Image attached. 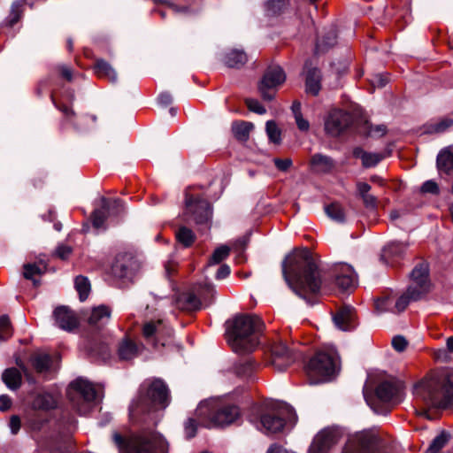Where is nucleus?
Instances as JSON below:
<instances>
[{"label":"nucleus","mask_w":453,"mask_h":453,"mask_svg":"<svg viewBox=\"0 0 453 453\" xmlns=\"http://www.w3.org/2000/svg\"><path fill=\"white\" fill-rule=\"evenodd\" d=\"M96 75L101 79H106L111 82L117 81V73L113 67L104 59H96L94 65Z\"/></svg>","instance_id":"obj_30"},{"label":"nucleus","mask_w":453,"mask_h":453,"mask_svg":"<svg viewBox=\"0 0 453 453\" xmlns=\"http://www.w3.org/2000/svg\"><path fill=\"white\" fill-rule=\"evenodd\" d=\"M88 352L91 356L96 357L104 361L107 360L111 356L110 349L106 342L92 343L88 347Z\"/></svg>","instance_id":"obj_41"},{"label":"nucleus","mask_w":453,"mask_h":453,"mask_svg":"<svg viewBox=\"0 0 453 453\" xmlns=\"http://www.w3.org/2000/svg\"><path fill=\"white\" fill-rule=\"evenodd\" d=\"M111 313V309L106 305L93 308L88 319V325L92 328H101L110 320Z\"/></svg>","instance_id":"obj_24"},{"label":"nucleus","mask_w":453,"mask_h":453,"mask_svg":"<svg viewBox=\"0 0 453 453\" xmlns=\"http://www.w3.org/2000/svg\"><path fill=\"white\" fill-rule=\"evenodd\" d=\"M30 365L33 370L36 371V372L44 378H50L58 369V361L49 353L42 350H38L33 353V355H30Z\"/></svg>","instance_id":"obj_16"},{"label":"nucleus","mask_w":453,"mask_h":453,"mask_svg":"<svg viewBox=\"0 0 453 453\" xmlns=\"http://www.w3.org/2000/svg\"><path fill=\"white\" fill-rule=\"evenodd\" d=\"M185 434L188 438H192L196 435V420L193 418H188L185 422Z\"/></svg>","instance_id":"obj_57"},{"label":"nucleus","mask_w":453,"mask_h":453,"mask_svg":"<svg viewBox=\"0 0 453 453\" xmlns=\"http://www.w3.org/2000/svg\"><path fill=\"white\" fill-rule=\"evenodd\" d=\"M380 448V439L372 432L364 431L348 440L342 453H383Z\"/></svg>","instance_id":"obj_12"},{"label":"nucleus","mask_w":453,"mask_h":453,"mask_svg":"<svg viewBox=\"0 0 453 453\" xmlns=\"http://www.w3.org/2000/svg\"><path fill=\"white\" fill-rule=\"evenodd\" d=\"M437 167L446 173L453 172V153L449 149H445L438 154Z\"/></svg>","instance_id":"obj_34"},{"label":"nucleus","mask_w":453,"mask_h":453,"mask_svg":"<svg viewBox=\"0 0 453 453\" xmlns=\"http://www.w3.org/2000/svg\"><path fill=\"white\" fill-rule=\"evenodd\" d=\"M296 126L300 131L307 132L310 128V123L302 115L295 117Z\"/></svg>","instance_id":"obj_63"},{"label":"nucleus","mask_w":453,"mask_h":453,"mask_svg":"<svg viewBox=\"0 0 453 453\" xmlns=\"http://www.w3.org/2000/svg\"><path fill=\"white\" fill-rule=\"evenodd\" d=\"M67 397L80 414H86L101 399L100 392L91 382L77 379L72 381L66 390Z\"/></svg>","instance_id":"obj_10"},{"label":"nucleus","mask_w":453,"mask_h":453,"mask_svg":"<svg viewBox=\"0 0 453 453\" xmlns=\"http://www.w3.org/2000/svg\"><path fill=\"white\" fill-rule=\"evenodd\" d=\"M422 193H429L433 195L439 194V186L438 184L434 180H426L423 183L420 188Z\"/></svg>","instance_id":"obj_56"},{"label":"nucleus","mask_w":453,"mask_h":453,"mask_svg":"<svg viewBox=\"0 0 453 453\" xmlns=\"http://www.w3.org/2000/svg\"><path fill=\"white\" fill-rule=\"evenodd\" d=\"M12 334L10 319L7 316L0 317V340L5 341Z\"/></svg>","instance_id":"obj_53"},{"label":"nucleus","mask_w":453,"mask_h":453,"mask_svg":"<svg viewBox=\"0 0 453 453\" xmlns=\"http://www.w3.org/2000/svg\"><path fill=\"white\" fill-rule=\"evenodd\" d=\"M113 441L120 453H168L169 451L168 441L154 429H143L127 438L115 433Z\"/></svg>","instance_id":"obj_5"},{"label":"nucleus","mask_w":453,"mask_h":453,"mask_svg":"<svg viewBox=\"0 0 453 453\" xmlns=\"http://www.w3.org/2000/svg\"><path fill=\"white\" fill-rule=\"evenodd\" d=\"M2 380L9 389L16 390L21 385L22 375L20 371L16 368H7L2 374Z\"/></svg>","instance_id":"obj_31"},{"label":"nucleus","mask_w":453,"mask_h":453,"mask_svg":"<svg viewBox=\"0 0 453 453\" xmlns=\"http://www.w3.org/2000/svg\"><path fill=\"white\" fill-rule=\"evenodd\" d=\"M326 215L334 221L342 223L345 220V211L338 203H333L325 207Z\"/></svg>","instance_id":"obj_42"},{"label":"nucleus","mask_w":453,"mask_h":453,"mask_svg":"<svg viewBox=\"0 0 453 453\" xmlns=\"http://www.w3.org/2000/svg\"><path fill=\"white\" fill-rule=\"evenodd\" d=\"M286 73L280 65H270L258 84V90L264 100L271 101L274 98L278 88L285 82Z\"/></svg>","instance_id":"obj_14"},{"label":"nucleus","mask_w":453,"mask_h":453,"mask_svg":"<svg viewBox=\"0 0 453 453\" xmlns=\"http://www.w3.org/2000/svg\"><path fill=\"white\" fill-rule=\"evenodd\" d=\"M247 60L246 53L239 50H231L224 57L225 65L230 68H240L246 64Z\"/></svg>","instance_id":"obj_32"},{"label":"nucleus","mask_w":453,"mask_h":453,"mask_svg":"<svg viewBox=\"0 0 453 453\" xmlns=\"http://www.w3.org/2000/svg\"><path fill=\"white\" fill-rule=\"evenodd\" d=\"M333 319L335 326L340 330H352L357 325L356 310L349 305L342 306L335 312Z\"/></svg>","instance_id":"obj_21"},{"label":"nucleus","mask_w":453,"mask_h":453,"mask_svg":"<svg viewBox=\"0 0 453 453\" xmlns=\"http://www.w3.org/2000/svg\"><path fill=\"white\" fill-rule=\"evenodd\" d=\"M138 267L137 261L131 254H118L111 265V274L117 279L131 281Z\"/></svg>","instance_id":"obj_15"},{"label":"nucleus","mask_w":453,"mask_h":453,"mask_svg":"<svg viewBox=\"0 0 453 453\" xmlns=\"http://www.w3.org/2000/svg\"><path fill=\"white\" fill-rule=\"evenodd\" d=\"M46 269L47 264L42 259H40L33 264L30 263V281H32L35 286H38L40 284V281L36 279V276L44 273Z\"/></svg>","instance_id":"obj_45"},{"label":"nucleus","mask_w":453,"mask_h":453,"mask_svg":"<svg viewBox=\"0 0 453 453\" xmlns=\"http://www.w3.org/2000/svg\"><path fill=\"white\" fill-rule=\"evenodd\" d=\"M338 371L339 357L333 349L318 351L305 366V372L311 384L329 381Z\"/></svg>","instance_id":"obj_8"},{"label":"nucleus","mask_w":453,"mask_h":453,"mask_svg":"<svg viewBox=\"0 0 453 453\" xmlns=\"http://www.w3.org/2000/svg\"><path fill=\"white\" fill-rule=\"evenodd\" d=\"M334 281L337 287L345 291L351 290L357 284V275L353 268L347 264L336 265L333 270Z\"/></svg>","instance_id":"obj_19"},{"label":"nucleus","mask_w":453,"mask_h":453,"mask_svg":"<svg viewBox=\"0 0 453 453\" xmlns=\"http://www.w3.org/2000/svg\"><path fill=\"white\" fill-rule=\"evenodd\" d=\"M196 291L202 300V303H203L205 305L211 303L216 292L214 286L210 283L198 285V287L196 288Z\"/></svg>","instance_id":"obj_40"},{"label":"nucleus","mask_w":453,"mask_h":453,"mask_svg":"<svg viewBox=\"0 0 453 453\" xmlns=\"http://www.w3.org/2000/svg\"><path fill=\"white\" fill-rule=\"evenodd\" d=\"M245 103L248 109L253 112L264 114L266 111L265 108L257 99L248 98Z\"/></svg>","instance_id":"obj_55"},{"label":"nucleus","mask_w":453,"mask_h":453,"mask_svg":"<svg viewBox=\"0 0 453 453\" xmlns=\"http://www.w3.org/2000/svg\"><path fill=\"white\" fill-rule=\"evenodd\" d=\"M428 265L425 263L417 265L411 273L410 285L405 294L396 301L390 296H382L376 301V309L380 311L402 312L410 301H417L425 296L430 288Z\"/></svg>","instance_id":"obj_4"},{"label":"nucleus","mask_w":453,"mask_h":453,"mask_svg":"<svg viewBox=\"0 0 453 453\" xmlns=\"http://www.w3.org/2000/svg\"><path fill=\"white\" fill-rule=\"evenodd\" d=\"M199 416L208 418V427H223L234 424L241 417V411L237 405L211 401L208 403H202L197 408Z\"/></svg>","instance_id":"obj_9"},{"label":"nucleus","mask_w":453,"mask_h":453,"mask_svg":"<svg viewBox=\"0 0 453 453\" xmlns=\"http://www.w3.org/2000/svg\"><path fill=\"white\" fill-rule=\"evenodd\" d=\"M263 327L261 319L256 315H237L232 321L227 322L228 343L237 353L251 352L258 345Z\"/></svg>","instance_id":"obj_3"},{"label":"nucleus","mask_w":453,"mask_h":453,"mask_svg":"<svg viewBox=\"0 0 453 453\" xmlns=\"http://www.w3.org/2000/svg\"><path fill=\"white\" fill-rule=\"evenodd\" d=\"M72 248L67 245H59L55 251V254L57 257H58L61 259H66L70 257L72 254Z\"/></svg>","instance_id":"obj_60"},{"label":"nucleus","mask_w":453,"mask_h":453,"mask_svg":"<svg viewBox=\"0 0 453 453\" xmlns=\"http://www.w3.org/2000/svg\"><path fill=\"white\" fill-rule=\"evenodd\" d=\"M185 196L183 220L187 223L193 221L197 225L209 223L212 217L210 203L200 195H194L189 191H186Z\"/></svg>","instance_id":"obj_11"},{"label":"nucleus","mask_w":453,"mask_h":453,"mask_svg":"<svg viewBox=\"0 0 453 453\" xmlns=\"http://www.w3.org/2000/svg\"><path fill=\"white\" fill-rule=\"evenodd\" d=\"M257 364L251 360H247L246 362L240 364L236 372L239 376L250 378L256 369Z\"/></svg>","instance_id":"obj_52"},{"label":"nucleus","mask_w":453,"mask_h":453,"mask_svg":"<svg viewBox=\"0 0 453 453\" xmlns=\"http://www.w3.org/2000/svg\"><path fill=\"white\" fill-rule=\"evenodd\" d=\"M170 402L169 389L159 379L153 380L147 387L142 386L141 393L130 406V413L135 416L139 413L153 412L165 409Z\"/></svg>","instance_id":"obj_7"},{"label":"nucleus","mask_w":453,"mask_h":453,"mask_svg":"<svg viewBox=\"0 0 453 453\" xmlns=\"http://www.w3.org/2000/svg\"><path fill=\"white\" fill-rule=\"evenodd\" d=\"M357 195L362 199L364 206L371 211H375L378 208V198L370 193L372 187L363 181L356 183Z\"/></svg>","instance_id":"obj_25"},{"label":"nucleus","mask_w":453,"mask_h":453,"mask_svg":"<svg viewBox=\"0 0 453 453\" xmlns=\"http://www.w3.org/2000/svg\"><path fill=\"white\" fill-rule=\"evenodd\" d=\"M58 404V397L50 393H38L33 399L32 405L35 409L49 411L54 409Z\"/></svg>","instance_id":"obj_28"},{"label":"nucleus","mask_w":453,"mask_h":453,"mask_svg":"<svg viewBox=\"0 0 453 453\" xmlns=\"http://www.w3.org/2000/svg\"><path fill=\"white\" fill-rule=\"evenodd\" d=\"M266 133L269 140L273 143H280L281 141L280 130L277 127L276 123L273 120L266 122Z\"/></svg>","instance_id":"obj_49"},{"label":"nucleus","mask_w":453,"mask_h":453,"mask_svg":"<svg viewBox=\"0 0 453 453\" xmlns=\"http://www.w3.org/2000/svg\"><path fill=\"white\" fill-rule=\"evenodd\" d=\"M11 432L12 434H17L20 429L21 422L20 418L17 415H13L10 418V424H9Z\"/></svg>","instance_id":"obj_61"},{"label":"nucleus","mask_w":453,"mask_h":453,"mask_svg":"<svg viewBox=\"0 0 453 453\" xmlns=\"http://www.w3.org/2000/svg\"><path fill=\"white\" fill-rule=\"evenodd\" d=\"M173 334V329L162 319L147 320L142 328L143 339L154 348L165 346Z\"/></svg>","instance_id":"obj_13"},{"label":"nucleus","mask_w":453,"mask_h":453,"mask_svg":"<svg viewBox=\"0 0 453 453\" xmlns=\"http://www.w3.org/2000/svg\"><path fill=\"white\" fill-rule=\"evenodd\" d=\"M253 127V124L250 122L240 121L233 124L232 130L236 139L245 142L249 139Z\"/></svg>","instance_id":"obj_37"},{"label":"nucleus","mask_w":453,"mask_h":453,"mask_svg":"<svg viewBox=\"0 0 453 453\" xmlns=\"http://www.w3.org/2000/svg\"><path fill=\"white\" fill-rule=\"evenodd\" d=\"M109 208V201L106 198H102V208L95 210L92 213V223L96 228L104 226L106 219V211Z\"/></svg>","instance_id":"obj_38"},{"label":"nucleus","mask_w":453,"mask_h":453,"mask_svg":"<svg viewBox=\"0 0 453 453\" xmlns=\"http://www.w3.org/2000/svg\"><path fill=\"white\" fill-rule=\"evenodd\" d=\"M56 324L63 330L72 331L79 325V320L73 311L66 306H59L53 312Z\"/></svg>","instance_id":"obj_23"},{"label":"nucleus","mask_w":453,"mask_h":453,"mask_svg":"<svg viewBox=\"0 0 453 453\" xmlns=\"http://www.w3.org/2000/svg\"><path fill=\"white\" fill-rule=\"evenodd\" d=\"M12 406V399L7 395H0V411H5L9 410Z\"/></svg>","instance_id":"obj_64"},{"label":"nucleus","mask_w":453,"mask_h":453,"mask_svg":"<svg viewBox=\"0 0 453 453\" xmlns=\"http://www.w3.org/2000/svg\"><path fill=\"white\" fill-rule=\"evenodd\" d=\"M176 239L184 247H190L196 239L193 231L186 226H181L176 231Z\"/></svg>","instance_id":"obj_43"},{"label":"nucleus","mask_w":453,"mask_h":453,"mask_svg":"<svg viewBox=\"0 0 453 453\" xmlns=\"http://www.w3.org/2000/svg\"><path fill=\"white\" fill-rule=\"evenodd\" d=\"M413 395L417 404L421 405L418 413L453 407V373L440 371L428 374L414 385Z\"/></svg>","instance_id":"obj_2"},{"label":"nucleus","mask_w":453,"mask_h":453,"mask_svg":"<svg viewBox=\"0 0 453 453\" xmlns=\"http://www.w3.org/2000/svg\"><path fill=\"white\" fill-rule=\"evenodd\" d=\"M141 347L129 338H124L119 344L118 355L121 360H130L138 356Z\"/></svg>","instance_id":"obj_27"},{"label":"nucleus","mask_w":453,"mask_h":453,"mask_svg":"<svg viewBox=\"0 0 453 453\" xmlns=\"http://www.w3.org/2000/svg\"><path fill=\"white\" fill-rule=\"evenodd\" d=\"M74 287L79 294L80 300L85 301L91 290V285L88 279L85 276L79 275L74 280Z\"/></svg>","instance_id":"obj_39"},{"label":"nucleus","mask_w":453,"mask_h":453,"mask_svg":"<svg viewBox=\"0 0 453 453\" xmlns=\"http://www.w3.org/2000/svg\"><path fill=\"white\" fill-rule=\"evenodd\" d=\"M453 126V119L449 117L442 118L435 122L430 123L426 127L428 133H442Z\"/></svg>","instance_id":"obj_44"},{"label":"nucleus","mask_w":453,"mask_h":453,"mask_svg":"<svg viewBox=\"0 0 453 453\" xmlns=\"http://www.w3.org/2000/svg\"><path fill=\"white\" fill-rule=\"evenodd\" d=\"M354 155L362 160V165L365 168L375 166L383 158V157L379 153H369L359 149L354 150Z\"/></svg>","instance_id":"obj_35"},{"label":"nucleus","mask_w":453,"mask_h":453,"mask_svg":"<svg viewBox=\"0 0 453 453\" xmlns=\"http://www.w3.org/2000/svg\"><path fill=\"white\" fill-rule=\"evenodd\" d=\"M266 12L268 15H277L280 14L284 9L287 7V3L285 0H269L266 3Z\"/></svg>","instance_id":"obj_48"},{"label":"nucleus","mask_w":453,"mask_h":453,"mask_svg":"<svg viewBox=\"0 0 453 453\" xmlns=\"http://www.w3.org/2000/svg\"><path fill=\"white\" fill-rule=\"evenodd\" d=\"M392 346L396 351H403L407 346V341L404 337L397 335L392 339Z\"/></svg>","instance_id":"obj_59"},{"label":"nucleus","mask_w":453,"mask_h":453,"mask_svg":"<svg viewBox=\"0 0 453 453\" xmlns=\"http://www.w3.org/2000/svg\"><path fill=\"white\" fill-rule=\"evenodd\" d=\"M282 273L293 291L308 302L320 290L319 266L307 249L289 254L282 263Z\"/></svg>","instance_id":"obj_1"},{"label":"nucleus","mask_w":453,"mask_h":453,"mask_svg":"<svg viewBox=\"0 0 453 453\" xmlns=\"http://www.w3.org/2000/svg\"><path fill=\"white\" fill-rule=\"evenodd\" d=\"M77 420L73 416H68L66 419H63L59 423L60 433L68 439L76 430Z\"/></svg>","instance_id":"obj_46"},{"label":"nucleus","mask_w":453,"mask_h":453,"mask_svg":"<svg viewBox=\"0 0 453 453\" xmlns=\"http://www.w3.org/2000/svg\"><path fill=\"white\" fill-rule=\"evenodd\" d=\"M273 162L277 169L281 172H287L292 165V160L290 158L281 159L276 157L273 159Z\"/></svg>","instance_id":"obj_58"},{"label":"nucleus","mask_w":453,"mask_h":453,"mask_svg":"<svg viewBox=\"0 0 453 453\" xmlns=\"http://www.w3.org/2000/svg\"><path fill=\"white\" fill-rule=\"evenodd\" d=\"M22 13H23V8H22L21 2H19V1L14 2L12 6V10H11V12L9 15L10 26H13L14 24H16L19 20Z\"/></svg>","instance_id":"obj_54"},{"label":"nucleus","mask_w":453,"mask_h":453,"mask_svg":"<svg viewBox=\"0 0 453 453\" xmlns=\"http://www.w3.org/2000/svg\"><path fill=\"white\" fill-rule=\"evenodd\" d=\"M388 78L383 74H376L371 80V83L373 88H382L388 83Z\"/></svg>","instance_id":"obj_62"},{"label":"nucleus","mask_w":453,"mask_h":453,"mask_svg":"<svg viewBox=\"0 0 453 453\" xmlns=\"http://www.w3.org/2000/svg\"><path fill=\"white\" fill-rule=\"evenodd\" d=\"M406 250V245L400 242H392L388 243L382 250L381 259L385 260L387 264L393 265L395 258L401 257Z\"/></svg>","instance_id":"obj_29"},{"label":"nucleus","mask_w":453,"mask_h":453,"mask_svg":"<svg viewBox=\"0 0 453 453\" xmlns=\"http://www.w3.org/2000/svg\"><path fill=\"white\" fill-rule=\"evenodd\" d=\"M336 43V34L334 31H330L326 37L319 41L316 44L317 51H324Z\"/></svg>","instance_id":"obj_50"},{"label":"nucleus","mask_w":453,"mask_h":453,"mask_svg":"<svg viewBox=\"0 0 453 453\" xmlns=\"http://www.w3.org/2000/svg\"><path fill=\"white\" fill-rule=\"evenodd\" d=\"M177 306L181 310L188 311H196L201 308L202 300L199 298L196 290L188 291L178 296Z\"/></svg>","instance_id":"obj_26"},{"label":"nucleus","mask_w":453,"mask_h":453,"mask_svg":"<svg viewBox=\"0 0 453 453\" xmlns=\"http://www.w3.org/2000/svg\"><path fill=\"white\" fill-rule=\"evenodd\" d=\"M320 71L317 68H311L307 71L305 87L306 92L317 96L320 90Z\"/></svg>","instance_id":"obj_33"},{"label":"nucleus","mask_w":453,"mask_h":453,"mask_svg":"<svg viewBox=\"0 0 453 453\" xmlns=\"http://www.w3.org/2000/svg\"><path fill=\"white\" fill-rule=\"evenodd\" d=\"M449 441V435L442 432L437 435L430 444L426 453H440L441 449L445 447Z\"/></svg>","instance_id":"obj_47"},{"label":"nucleus","mask_w":453,"mask_h":453,"mask_svg":"<svg viewBox=\"0 0 453 453\" xmlns=\"http://www.w3.org/2000/svg\"><path fill=\"white\" fill-rule=\"evenodd\" d=\"M229 252L230 249L226 245H222L217 248L211 257L210 265H216L220 263L228 257Z\"/></svg>","instance_id":"obj_51"},{"label":"nucleus","mask_w":453,"mask_h":453,"mask_svg":"<svg viewBox=\"0 0 453 453\" xmlns=\"http://www.w3.org/2000/svg\"><path fill=\"white\" fill-rule=\"evenodd\" d=\"M350 125V116L344 111L333 110L325 120V131L333 137L339 136Z\"/></svg>","instance_id":"obj_17"},{"label":"nucleus","mask_w":453,"mask_h":453,"mask_svg":"<svg viewBox=\"0 0 453 453\" xmlns=\"http://www.w3.org/2000/svg\"><path fill=\"white\" fill-rule=\"evenodd\" d=\"M376 395L384 403H398L402 397V388L395 382L382 381L376 388Z\"/></svg>","instance_id":"obj_22"},{"label":"nucleus","mask_w":453,"mask_h":453,"mask_svg":"<svg viewBox=\"0 0 453 453\" xmlns=\"http://www.w3.org/2000/svg\"><path fill=\"white\" fill-rule=\"evenodd\" d=\"M311 165L317 171L329 172L334 166V162L332 158L322 154H315L311 158Z\"/></svg>","instance_id":"obj_36"},{"label":"nucleus","mask_w":453,"mask_h":453,"mask_svg":"<svg viewBox=\"0 0 453 453\" xmlns=\"http://www.w3.org/2000/svg\"><path fill=\"white\" fill-rule=\"evenodd\" d=\"M257 413L256 426L265 434L280 433L288 425L293 426L297 421L295 410L286 403H268L258 407Z\"/></svg>","instance_id":"obj_6"},{"label":"nucleus","mask_w":453,"mask_h":453,"mask_svg":"<svg viewBox=\"0 0 453 453\" xmlns=\"http://www.w3.org/2000/svg\"><path fill=\"white\" fill-rule=\"evenodd\" d=\"M339 434L336 430L326 428L314 437L308 453H328L330 449L338 442Z\"/></svg>","instance_id":"obj_18"},{"label":"nucleus","mask_w":453,"mask_h":453,"mask_svg":"<svg viewBox=\"0 0 453 453\" xmlns=\"http://www.w3.org/2000/svg\"><path fill=\"white\" fill-rule=\"evenodd\" d=\"M272 365L280 372L286 370L296 360L295 354L284 343L272 346Z\"/></svg>","instance_id":"obj_20"}]
</instances>
